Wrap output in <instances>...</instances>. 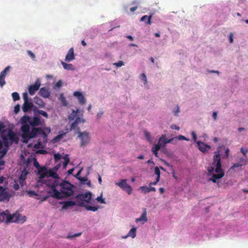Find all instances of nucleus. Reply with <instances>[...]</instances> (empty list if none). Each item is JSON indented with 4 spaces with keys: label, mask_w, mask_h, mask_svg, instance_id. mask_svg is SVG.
Returning a JSON list of instances; mask_svg holds the SVG:
<instances>
[{
    "label": "nucleus",
    "mask_w": 248,
    "mask_h": 248,
    "mask_svg": "<svg viewBox=\"0 0 248 248\" xmlns=\"http://www.w3.org/2000/svg\"><path fill=\"white\" fill-rule=\"evenodd\" d=\"M46 186L49 188L47 192L57 199H62L72 196L74 193V186L69 182L54 180L52 182L47 181Z\"/></svg>",
    "instance_id": "nucleus-1"
},
{
    "label": "nucleus",
    "mask_w": 248,
    "mask_h": 248,
    "mask_svg": "<svg viewBox=\"0 0 248 248\" xmlns=\"http://www.w3.org/2000/svg\"><path fill=\"white\" fill-rule=\"evenodd\" d=\"M31 118L27 115L24 116L21 119L22 126L21 130L23 132L22 137L24 143H27L29 140L33 138L36 136H41L44 141L47 142V136L45 132L41 128L32 127L30 131V122Z\"/></svg>",
    "instance_id": "nucleus-2"
},
{
    "label": "nucleus",
    "mask_w": 248,
    "mask_h": 248,
    "mask_svg": "<svg viewBox=\"0 0 248 248\" xmlns=\"http://www.w3.org/2000/svg\"><path fill=\"white\" fill-rule=\"evenodd\" d=\"M207 170L208 176H211L209 178V181L214 183H219V179L224 176V171L221 167L220 151L218 150L215 152L213 162L211 166L208 167Z\"/></svg>",
    "instance_id": "nucleus-3"
},
{
    "label": "nucleus",
    "mask_w": 248,
    "mask_h": 248,
    "mask_svg": "<svg viewBox=\"0 0 248 248\" xmlns=\"http://www.w3.org/2000/svg\"><path fill=\"white\" fill-rule=\"evenodd\" d=\"M0 133L2 141L0 140V157H3L7 153L9 147L16 141V133L10 128H6L4 124L0 122Z\"/></svg>",
    "instance_id": "nucleus-4"
},
{
    "label": "nucleus",
    "mask_w": 248,
    "mask_h": 248,
    "mask_svg": "<svg viewBox=\"0 0 248 248\" xmlns=\"http://www.w3.org/2000/svg\"><path fill=\"white\" fill-rule=\"evenodd\" d=\"M37 174L39 175L38 182H41L44 178L48 177L56 179L55 180L60 182V177L57 172L51 169L47 170L45 166H42L41 170L38 171Z\"/></svg>",
    "instance_id": "nucleus-5"
},
{
    "label": "nucleus",
    "mask_w": 248,
    "mask_h": 248,
    "mask_svg": "<svg viewBox=\"0 0 248 248\" xmlns=\"http://www.w3.org/2000/svg\"><path fill=\"white\" fill-rule=\"evenodd\" d=\"M77 205L79 207H84L86 203H89L92 199V193L91 192H86L85 193L79 194L76 196Z\"/></svg>",
    "instance_id": "nucleus-6"
},
{
    "label": "nucleus",
    "mask_w": 248,
    "mask_h": 248,
    "mask_svg": "<svg viewBox=\"0 0 248 248\" xmlns=\"http://www.w3.org/2000/svg\"><path fill=\"white\" fill-rule=\"evenodd\" d=\"M23 98L24 103L22 105V109L24 112H27L32 109L33 104L31 102V99L29 98L28 93L26 92L23 93Z\"/></svg>",
    "instance_id": "nucleus-7"
},
{
    "label": "nucleus",
    "mask_w": 248,
    "mask_h": 248,
    "mask_svg": "<svg viewBox=\"0 0 248 248\" xmlns=\"http://www.w3.org/2000/svg\"><path fill=\"white\" fill-rule=\"evenodd\" d=\"M127 180L121 179L118 182L115 183V185L119 186L123 190L125 191L128 195H130L132 192V187L126 183Z\"/></svg>",
    "instance_id": "nucleus-8"
},
{
    "label": "nucleus",
    "mask_w": 248,
    "mask_h": 248,
    "mask_svg": "<svg viewBox=\"0 0 248 248\" xmlns=\"http://www.w3.org/2000/svg\"><path fill=\"white\" fill-rule=\"evenodd\" d=\"M15 216H16V213L11 215L10 212L7 210L0 214V222H5L6 223H10Z\"/></svg>",
    "instance_id": "nucleus-9"
},
{
    "label": "nucleus",
    "mask_w": 248,
    "mask_h": 248,
    "mask_svg": "<svg viewBox=\"0 0 248 248\" xmlns=\"http://www.w3.org/2000/svg\"><path fill=\"white\" fill-rule=\"evenodd\" d=\"M31 162V159L29 158L26 162V166L24 167L23 170H22L20 177L19 178V183L21 186H23L25 184V180L27 178V175H28L29 172L27 170V168L28 167V165L29 163Z\"/></svg>",
    "instance_id": "nucleus-10"
},
{
    "label": "nucleus",
    "mask_w": 248,
    "mask_h": 248,
    "mask_svg": "<svg viewBox=\"0 0 248 248\" xmlns=\"http://www.w3.org/2000/svg\"><path fill=\"white\" fill-rule=\"evenodd\" d=\"M78 137L81 140V146H84L86 145L89 142L90 137L88 133L84 132H79Z\"/></svg>",
    "instance_id": "nucleus-11"
},
{
    "label": "nucleus",
    "mask_w": 248,
    "mask_h": 248,
    "mask_svg": "<svg viewBox=\"0 0 248 248\" xmlns=\"http://www.w3.org/2000/svg\"><path fill=\"white\" fill-rule=\"evenodd\" d=\"M173 140H174V138L170 139H166V135L164 134L159 139L158 142L156 145H159L160 148L161 147H165L166 144L171 142Z\"/></svg>",
    "instance_id": "nucleus-12"
},
{
    "label": "nucleus",
    "mask_w": 248,
    "mask_h": 248,
    "mask_svg": "<svg viewBox=\"0 0 248 248\" xmlns=\"http://www.w3.org/2000/svg\"><path fill=\"white\" fill-rule=\"evenodd\" d=\"M40 81L39 79H37L35 83L33 85L30 86L29 87V93L30 95H33L35 93L38 91L40 87Z\"/></svg>",
    "instance_id": "nucleus-13"
},
{
    "label": "nucleus",
    "mask_w": 248,
    "mask_h": 248,
    "mask_svg": "<svg viewBox=\"0 0 248 248\" xmlns=\"http://www.w3.org/2000/svg\"><path fill=\"white\" fill-rule=\"evenodd\" d=\"M197 145L199 149L203 153L208 152L211 149V146L202 141H198Z\"/></svg>",
    "instance_id": "nucleus-14"
},
{
    "label": "nucleus",
    "mask_w": 248,
    "mask_h": 248,
    "mask_svg": "<svg viewBox=\"0 0 248 248\" xmlns=\"http://www.w3.org/2000/svg\"><path fill=\"white\" fill-rule=\"evenodd\" d=\"M75 59V55L74 54V48L73 47H71L69 49L66 55L65 61L67 62H70L71 61L74 60Z\"/></svg>",
    "instance_id": "nucleus-15"
},
{
    "label": "nucleus",
    "mask_w": 248,
    "mask_h": 248,
    "mask_svg": "<svg viewBox=\"0 0 248 248\" xmlns=\"http://www.w3.org/2000/svg\"><path fill=\"white\" fill-rule=\"evenodd\" d=\"M60 204H62L63 206L62 207V209H67L69 207H72L74 205H77V202L72 201H68L65 202H60Z\"/></svg>",
    "instance_id": "nucleus-16"
},
{
    "label": "nucleus",
    "mask_w": 248,
    "mask_h": 248,
    "mask_svg": "<svg viewBox=\"0 0 248 248\" xmlns=\"http://www.w3.org/2000/svg\"><path fill=\"white\" fill-rule=\"evenodd\" d=\"M248 162V160L247 158L241 157L239 158L238 162H237L233 165V166L232 167V168L233 169L235 168L241 167L245 165Z\"/></svg>",
    "instance_id": "nucleus-17"
},
{
    "label": "nucleus",
    "mask_w": 248,
    "mask_h": 248,
    "mask_svg": "<svg viewBox=\"0 0 248 248\" xmlns=\"http://www.w3.org/2000/svg\"><path fill=\"white\" fill-rule=\"evenodd\" d=\"M74 95L78 98V99L80 104H84L86 102V99L82 94L79 92L76 91L74 93Z\"/></svg>",
    "instance_id": "nucleus-18"
},
{
    "label": "nucleus",
    "mask_w": 248,
    "mask_h": 248,
    "mask_svg": "<svg viewBox=\"0 0 248 248\" xmlns=\"http://www.w3.org/2000/svg\"><path fill=\"white\" fill-rule=\"evenodd\" d=\"M39 93L41 96L46 98H48L50 96V92L48 89L46 87L41 88Z\"/></svg>",
    "instance_id": "nucleus-19"
},
{
    "label": "nucleus",
    "mask_w": 248,
    "mask_h": 248,
    "mask_svg": "<svg viewBox=\"0 0 248 248\" xmlns=\"http://www.w3.org/2000/svg\"><path fill=\"white\" fill-rule=\"evenodd\" d=\"M30 124L32 126H37L41 124L40 118L38 117H33L32 118H31Z\"/></svg>",
    "instance_id": "nucleus-20"
},
{
    "label": "nucleus",
    "mask_w": 248,
    "mask_h": 248,
    "mask_svg": "<svg viewBox=\"0 0 248 248\" xmlns=\"http://www.w3.org/2000/svg\"><path fill=\"white\" fill-rule=\"evenodd\" d=\"M34 102L40 108H44L45 107V103L44 101L38 97H35L34 98Z\"/></svg>",
    "instance_id": "nucleus-21"
},
{
    "label": "nucleus",
    "mask_w": 248,
    "mask_h": 248,
    "mask_svg": "<svg viewBox=\"0 0 248 248\" xmlns=\"http://www.w3.org/2000/svg\"><path fill=\"white\" fill-rule=\"evenodd\" d=\"M140 189L142 191V192L144 193H147L151 191L155 192L156 191V189L154 187H148L146 186H143L140 187Z\"/></svg>",
    "instance_id": "nucleus-22"
},
{
    "label": "nucleus",
    "mask_w": 248,
    "mask_h": 248,
    "mask_svg": "<svg viewBox=\"0 0 248 248\" xmlns=\"http://www.w3.org/2000/svg\"><path fill=\"white\" fill-rule=\"evenodd\" d=\"M26 220V217L25 216L21 215L16 211V223H23Z\"/></svg>",
    "instance_id": "nucleus-23"
},
{
    "label": "nucleus",
    "mask_w": 248,
    "mask_h": 248,
    "mask_svg": "<svg viewBox=\"0 0 248 248\" xmlns=\"http://www.w3.org/2000/svg\"><path fill=\"white\" fill-rule=\"evenodd\" d=\"M61 64H62L64 69L68 70H74L75 67L73 64L71 63H67L65 62H62Z\"/></svg>",
    "instance_id": "nucleus-24"
},
{
    "label": "nucleus",
    "mask_w": 248,
    "mask_h": 248,
    "mask_svg": "<svg viewBox=\"0 0 248 248\" xmlns=\"http://www.w3.org/2000/svg\"><path fill=\"white\" fill-rule=\"evenodd\" d=\"M152 17V15H150L149 16H147V15L144 16L141 18L140 21L146 22V24H147L148 25H151L152 23V22H151Z\"/></svg>",
    "instance_id": "nucleus-25"
},
{
    "label": "nucleus",
    "mask_w": 248,
    "mask_h": 248,
    "mask_svg": "<svg viewBox=\"0 0 248 248\" xmlns=\"http://www.w3.org/2000/svg\"><path fill=\"white\" fill-rule=\"evenodd\" d=\"M136 235V228H132L129 232L128 234L124 237V238H127L128 236H131L132 238H135Z\"/></svg>",
    "instance_id": "nucleus-26"
},
{
    "label": "nucleus",
    "mask_w": 248,
    "mask_h": 248,
    "mask_svg": "<svg viewBox=\"0 0 248 248\" xmlns=\"http://www.w3.org/2000/svg\"><path fill=\"white\" fill-rule=\"evenodd\" d=\"M59 99L63 106H67V102L63 93H61Z\"/></svg>",
    "instance_id": "nucleus-27"
},
{
    "label": "nucleus",
    "mask_w": 248,
    "mask_h": 248,
    "mask_svg": "<svg viewBox=\"0 0 248 248\" xmlns=\"http://www.w3.org/2000/svg\"><path fill=\"white\" fill-rule=\"evenodd\" d=\"M147 218L146 217V212L145 211L141 215L140 217L136 218V221L137 222L140 221H144V222L147 221Z\"/></svg>",
    "instance_id": "nucleus-28"
},
{
    "label": "nucleus",
    "mask_w": 248,
    "mask_h": 248,
    "mask_svg": "<svg viewBox=\"0 0 248 248\" xmlns=\"http://www.w3.org/2000/svg\"><path fill=\"white\" fill-rule=\"evenodd\" d=\"M160 149L159 145H155L152 149V151L154 155L157 157L158 156V151Z\"/></svg>",
    "instance_id": "nucleus-29"
},
{
    "label": "nucleus",
    "mask_w": 248,
    "mask_h": 248,
    "mask_svg": "<svg viewBox=\"0 0 248 248\" xmlns=\"http://www.w3.org/2000/svg\"><path fill=\"white\" fill-rule=\"evenodd\" d=\"M84 207L86 208V209L87 210L92 211L93 212L97 211L98 209V206H92L88 205L87 204H86V206H84Z\"/></svg>",
    "instance_id": "nucleus-30"
},
{
    "label": "nucleus",
    "mask_w": 248,
    "mask_h": 248,
    "mask_svg": "<svg viewBox=\"0 0 248 248\" xmlns=\"http://www.w3.org/2000/svg\"><path fill=\"white\" fill-rule=\"evenodd\" d=\"M10 68V66H7L1 72L0 75H2V77L5 78L7 74L9 72Z\"/></svg>",
    "instance_id": "nucleus-31"
},
{
    "label": "nucleus",
    "mask_w": 248,
    "mask_h": 248,
    "mask_svg": "<svg viewBox=\"0 0 248 248\" xmlns=\"http://www.w3.org/2000/svg\"><path fill=\"white\" fill-rule=\"evenodd\" d=\"M33 165L37 169L38 171L40 170H41V168L42 167H41L37 161V159L35 158H34L33 159Z\"/></svg>",
    "instance_id": "nucleus-32"
},
{
    "label": "nucleus",
    "mask_w": 248,
    "mask_h": 248,
    "mask_svg": "<svg viewBox=\"0 0 248 248\" xmlns=\"http://www.w3.org/2000/svg\"><path fill=\"white\" fill-rule=\"evenodd\" d=\"M5 191V186H0V195H3L4 197H6L7 194Z\"/></svg>",
    "instance_id": "nucleus-33"
},
{
    "label": "nucleus",
    "mask_w": 248,
    "mask_h": 248,
    "mask_svg": "<svg viewBox=\"0 0 248 248\" xmlns=\"http://www.w3.org/2000/svg\"><path fill=\"white\" fill-rule=\"evenodd\" d=\"M78 112V109H77L76 111L73 110L72 113L69 116V120H74L76 115H77Z\"/></svg>",
    "instance_id": "nucleus-34"
},
{
    "label": "nucleus",
    "mask_w": 248,
    "mask_h": 248,
    "mask_svg": "<svg viewBox=\"0 0 248 248\" xmlns=\"http://www.w3.org/2000/svg\"><path fill=\"white\" fill-rule=\"evenodd\" d=\"M78 112V109H77L76 111L73 110L72 113L69 116V120H74L76 115H77Z\"/></svg>",
    "instance_id": "nucleus-35"
},
{
    "label": "nucleus",
    "mask_w": 248,
    "mask_h": 248,
    "mask_svg": "<svg viewBox=\"0 0 248 248\" xmlns=\"http://www.w3.org/2000/svg\"><path fill=\"white\" fill-rule=\"evenodd\" d=\"M37 113L40 114V115H41L43 116H44L45 117H46V118H48V114L44 110H38L37 111Z\"/></svg>",
    "instance_id": "nucleus-36"
},
{
    "label": "nucleus",
    "mask_w": 248,
    "mask_h": 248,
    "mask_svg": "<svg viewBox=\"0 0 248 248\" xmlns=\"http://www.w3.org/2000/svg\"><path fill=\"white\" fill-rule=\"evenodd\" d=\"M140 79L144 82V84L146 85L147 84V79L146 76L144 73H142L140 76Z\"/></svg>",
    "instance_id": "nucleus-37"
},
{
    "label": "nucleus",
    "mask_w": 248,
    "mask_h": 248,
    "mask_svg": "<svg viewBox=\"0 0 248 248\" xmlns=\"http://www.w3.org/2000/svg\"><path fill=\"white\" fill-rule=\"evenodd\" d=\"M174 139H177L180 140H185L186 141L189 140V139L186 138V137H185V136H184L183 135H179L178 136L174 137Z\"/></svg>",
    "instance_id": "nucleus-38"
},
{
    "label": "nucleus",
    "mask_w": 248,
    "mask_h": 248,
    "mask_svg": "<svg viewBox=\"0 0 248 248\" xmlns=\"http://www.w3.org/2000/svg\"><path fill=\"white\" fill-rule=\"evenodd\" d=\"M54 158L55 161L56 162H57L62 158V155L59 153L55 154L54 155Z\"/></svg>",
    "instance_id": "nucleus-39"
},
{
    "label": "nucleus",
    "mask_w": 248,
    "mask_h": 248,
    "mask_svg": "<svg viewBox=\"0 0 248 248\" xmlns=\"http://www.w3.org/2000/svg\"><path fill=\"white\" fill-rule=\"evenodd\" d=\"M155 173L157 175V178L160 179V171L159 168L157 167L155 168Z\"/></svg>",
    "instance_id": "nucleus-40"
},
{
    "label": "nucleus",
    "mask_w": 248,
    "mask_h": 248,
    "mask_svg": "<svg viewBox=\"0 0 248 248\" xmlns=\"http://www.w3.org/2000/svg\"><path fill=\"white\" fill-rule=\"evenodd\" d=\"M63 136V135L62 134H60V135H57V136H56L53 140L54 141V142H58L62 138Z\"/></svg>",
    "instance_id": "nucleus-41"
},
{
    "label": "nucleus",
    "mask_w": 248,
    "mask_h": 248,
    "mask_svg": "<svg viewBox=\"0 0 248 248\" xmlns=\"http://www.w3.org/2000/svg\"><path fill=\"white\" fill-rule=\"evenodd\" d=\"M4 78H4L2 75H0V86L1 87H3V85L5 84Z\"/></svg>",
    "instance_id": "nucleus-42"
},
{
    "label": "nucleus",
    "mask_w": 248,
    "mask_h": 248,
    "mask_svg": "<svg viewBox=\"0 0 248 248\" xmlns=\"http://www.w3.org/2000/svg\"><path fill=\"white\" fill-rule=\"evenodd\" d=\"M81 234V232L76 233H75L73 235H68L67 237L68 238H74L75 237L79 236Z\"/></svg>",
    "instance_id": "nucleus-43"
},
{
    "label": "nucleus",
    "mask_w": 248,
    "mask_h": 248,
    "mask_svg": "<svg viewBox=\"0 0 248 248\" xmlns=\"http://www.w3.org/2000/svg\"><path fill=\"white\" fill-rule=\"evenodd\" d=\"M240 151L245 156L247 157L246 155L248 152V150L247 149H244V148H241L240 149Z\"/></svg>",
    "instance_id": "nucleus-44"
},
{
    "label": "nucleus",
    "mask_w": 248,
    "mask_h": 248,
    "mask_svg": "<svg viewBox=\"0 0 248 248\" xmlns=\"http://www.w3.org/2000/svg\"><path fill=\"white\" fill-rule=\"evenodd\" d=\"M113 64L117 67H121L124 65V62L123 61H120L114 63Z\"/></svg>",
    "instance_id": "nucleus-45"
},
{
    "label": "nucleus",
    "mask_w": 248,
    "mask_h": 248,
    "mask_svg": "<svg viewBox=\"0 0 248 248\" xmlns=\"http://www.w3.org/2000/svg\"><path fill=\"white\" fill-rule=\"evenodd\" d=\"M62 86V82L61 80H59L55 85V88H60Z\"/></svg>",
    "instance_id": "nucleus-46"
},
{
    "label": "nucleus",
    "mask_w": 248,
    "mask_h": 248,
    "mask_svg": "<svg viewBox=\"0 0 248 248\" xmlns=\"http://www.w3.org/2000/svg\"><path fill=\"white\" fill-rule=\"evenodd\" d=\"M34 148L39 149L41 147V142L40 141H38L36 144H35L33 146Z\"/></svg>",
    "instance_id": "nucleus-47"
},
{
    "label": "nucleus",
    "mask_w": 248,
    "mask_h": 248,
    "mask_svg": "<svg viewBox=\"0 0 248 248\" xmlns=\"http://www.w3.org/2000/svg\"><path fill=\"white\" fill-rule=\"evenodd\" d=\"M96 200L98 202H101V203H106V202H105V199H103V198H102V197H101V196H100V197H98L96 199Z\"/></svg>",
    "instance_id": "nucleus-48"
},
{
    "label": "nucleus",
    "mask_w": 248,
    "mask_h": 248,
    "mask_svg": "<svg viewBox=\"0 0 248 248\" xmlns=\"http://www.w3.org/2000/svg\"><path fill=\"white\" fill-rule=\"evenodd\" d=\"M77 179L82 182H84L88 180V178L86 177H77Z\"/></svg>",
    "instance_id": "nucleus-49"
},
{
    "label": "nucleus",
    "mask_w": 248,
    "mask_h": 248,
    "mask_svg": "<svg viewBox=\"0 0 248 248\" xmlns=\"http://www.w3.org/2000/svg\"><path fill=\"white\" fill-rule=\"evenodd\" d=\"M5 178L3 176L0 177V186H5V189L6 188V185L4 184L3 185H1L3 184Z\"/></svg>",
    "instance_id": "nucleus-50"
},
{
    "label": "nucleus",
    "mask_w": 248,
    "mask_h": 248,
    "mask_svg": "<svg viewBox=\"0 0 248 248\" xmlns=\"http://www.w3.org/2000/svg\"><path fill=\"white\" fill-rule=\"evenodd\" d=\"M144 134H145V136L146 138L147 139V140L148 141H150L151 139H150V133H149V132H148L147 131H145Z\"/></svg>",
    "instance_id": "nucleus-51"
},
{
    "label": "nucleus",
    "mask_w": 248,
    "mask_h": 248,
    "mask_svg": "<svg viewBox=\"0 0 248 248\" xmlns=\"http://www.w3.org/2000/svg\"><path fill=\"white\" fill-rule=\"evenodd\" d=\"M159 179H158V178H156V180H155V182H151V183H149V186H150V187H152L151 186H152V185H154V186H155V185H156L157 184V183L159 182Z\"/></svg>",
    "instance_id": "nucleus-52"
},
{
    "label": "nucleus",
    "mask_w": 248,
    "mask_h": 248,
    "mask_svg": "<svg viewBox=\"0 0 248 248\" xmlns=\"http://www.w3.org/2000/svg\"><path fill=\"white\" fill-rule=\"evenodd\" d=\"M28 54L32 58V59H35V55L31 51L28 50Z\"/></svg>",
    "instance_id": "nucleus-53"
},
{
    "label": "nucleus",
    "mask_w": 248,
    "mask_h": 248,
    "mask_svg": "<svg viewBox=\"0 0 248 248\" xmlns=\"http://www.w3.org/2000/svg\"><path fill=\"white\" fill-rule=\"evenodd\" d=\"M28 194L29 195V196H30V197L37 195V194L36 193V192L33 191H29L28 192Z\"/></svg>",
    "instance_id": "nucleus-54"
},
{
    "label": "nucleus",
    "mask_w": 248,
    "mask_h": 248,
    "mask_svg": "<svg viewBox=\"0 0 248 248\" xmlns=\"http://www.w3.org/2000/svg\"><path fill=\"white\" fill-rule=\"evenodd\" d=\"M77 122H74L71 125V129H76L77 126Z\"/></svg>",
    "instance_id": "nucleus-55"
},
{
    "label": "nucleus",
    "mask_w": 248,
    "mask_h": 248,
    "mask_svg": "<svg viewBox=\"0 0 248 248\" xmlns=\"http://www.w3.org/2000/svg\"><path fill=\"white\" fill-rule=\"evenodd\" d=\"M191 135L192 136V138H193V139L194 141H195L196 140H197L196 134L194 131H192L191 132Z\"/></svg>",
    "instance_id": "nucleus-56"
},
{
    "label": "nucleus",
    "mask_w": 248,
    "mask_h": 248,
    "mask_svg": "<svg viewBox=\"0 0 248 248\" xmlns=\"http://www.w3.org/2000/svg\"><path fill=\"white\" fill-rule=\"evenodd\" d=\"M229 41L230 43H232L233 42V34L232 33H230L229 34Z\"/></svg>",
    "instance_id": "nucleus-57"
},
{
    "label": "nucleus",
    "mask_w": 248,
    "mask_h": 248,
    "mask_svg": "<svg viewBox=\"0 0 248 248\" xmlns=\"http://www.w3.org/2000/svg\"><path fill=\"white\" fill-rule=\"evenodd\" d=\"M171 128L172 129H176L177 130L180 129V127L174 124H173L171 126Z\"/></svg>",
    "instance_id": "nucleus-58"
},
{
    "label": "nucleus",
    "mask_w": 248,
    "mask_h": 248,
    "mask_svg": "<svg viewBox=\"0 0 248 248\" xmlns=\"http://www.w3.org/2000/svg\"><path fill=\"white\" fill-rule=\"evenodd\" d=\"M37 153L44 155L46 154L47 153V152L45 150H40L37 152Z\"/></svg>",
    "instance_id": "nucleus-59"
},
{
    "label": "nucleus",
    "mask_w": 248,
    "mask_h": 248,
    "mask_svg": "<svg viewBox=\"0 0 248 248\" xmlns=\"http://www.w3.org/2000/svg\"><path fill=\"white\" fill-rule=\"evenodd\" d=\"M137 8H138V6L136 5L134 7H131L130 9V11L131 12H134V11H135L137 9Z\"/></svg>",
    "instance_id": "nucleus-60"
},
{
    "label": "nucleus",
    "mask_w": 248,
    "mask_h": 248,
    "mask_svg": "<svg viewBox=\"0 0 248 248\" xmlns=\"http://www.w3.org/2000/svg\"><path fill=\"white\" fill-rule=\"evenodd\" d=\"M69 162L67 161V160H65L63 163V168L65 169L68 164Z\"/></svg>",
    "instance_id": "nucleus-61"
},
{
    "label": "nucleus",
    "mask_w": 248,
    "mask_h": 248,
    "mask_svg": "<svg viewBox=\"0 0 248 248\" xmlns=\"http://www.w3.org/2000/svg\"><path fill=\"white\" fill-rule=\"evenodd\" d=\"M82 169H80L79 170L78 172H77V173L76 174L75 177L77 178V177H79V175L80 174L81 171H82Z\"/></svg>",
    "instance_id": "nucleus-62"
},
{
    "label": "nucleus",
    "mask_w": 248,
    "mask_h": 248,
    "mask_svg": "<svg viewBox=\"0 0 248 248\" xmlns=\"http://www.w3.org/2000/svg\"><path fill=\"white\" fill-rule=\"evenodd\" d=\"M63 159L64 160V161L65 160H67L68 162H69L70 161V159L68 157V155H66L64 157H63Z\"/></svg>",
    "instance_id": "nucleus-63"
},
{
    "label": "nucleus",
    "mask_w": 248,
    "mask_h": 248,
    "mask_svg": "<svg viewBox=\"0 0 248 248\" xmlns=\"http://www.w3.org/2000/svg\"><path fill=\"white\" fill-rule=\"evenodd\" d=\"M217 117V112H214L213 113V118L214 120H216Z\"/></svg>",
    "instance_id": "nucleus-64"
}]
</instances>
